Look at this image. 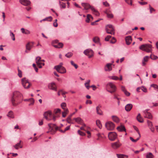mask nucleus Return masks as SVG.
<instances>
[{
    "instance_id": "nucleus-36",
    "label": "nucleus",
    "mask_w": 158,
    "mask_h": 158,
    "mask_svg": "<svg viewBox=\"0 0 158 158\" xmlns=\"http://www.w3.org/2000/svg\"><path fill=\"white\" fill-rule=\"evenodd\" d=\"M59 73H64L66 72V70L64 67H62L60 69Z\"/></svg>"
},
{
    "instance_id": "nucleus-25",
    "label": "nucleus",
    "mask_w": 158,
    "mask_h": 158,
    "mask_svg": "<svg viewBox=\"0 0 158 158\" xmlns=\"http://www.w3.org/2000/svg\"><path fill=\"white\" fill-rule=\"evenodd\" d=\"M75 113V112H74L73 113H72L70 115H69L67 118V119H66V121L67 122L69 123H71V117H72V116H73V115Z\"/></svg>"
},
{
    "instance_id": "nucleus-30",
    "label": "nucleus",
    "mask_w": 158,
    "mask_h": 158,
    "mask_svg": "<svg viewBox=\"0 0 158 158\" xmlns=\"http://www.w3.org/2000/svg\"><path fill=\"white\" fill-rule=\"evenodd\" d=\"M25 101H29L30 102V103L29 104V106H31L33 105L34 101L33 98H31L29 99H25Z\"/></svg>"
},
{
    "instance_id": "nucleus-56",
    "label": "nucleus",
    "mask_w": 158,
    "mask_h": 158,
    "mask_svg": "<svg viewBox=\"0 0 158 158\" xmlns=\"http://www.w3.org/2000/svg\"><path fill=\"white\" fill-rule=\"evenodd\" d=\"M149 6L150 12L151 13H152L153 11H155V10L151 7L150 5H149Z\"/></svg>"
},
{
    "instance_id": "nucleus-28",
    "label": "nucleus",
    "mask_w": 158,
    "mask_h": 158,
    "mask_svg": "<svg viewBox=\"0 0 158 158\" xmlns=\"http://www.w3.org/2000/svg\"><path fill=\"white\" fill-rule=\"evenodd\" d=\"M112 118L114 122L117 123L119 122V119L117 116L113 115L112 116Z\"/></svg>"
},
{
    "instance_id": "nucleus-50",
    "label": "nucleus",
    "mask_w": 158,
    "mask_h": 158,
    "mask_svg": "<svg viewBox=\"0 0 158 158\" xmlns=\"http://www.w3.org/2000/svg\"><path fill=\"white\" fill-rule=\"evenodd\" d=\"M140 138V137H139L137 138L136 139H133V138L132 137H130V139L132 142L135 143V142H136Z\"/></svg>"
},
{
    "instance_id": "nucleus-19",
    "label": "nucleus",
    "mask_w": 158,
    "mask_h": 158,
    "mask_svg": "<svg viewBox=\"0 0 158 158\" xmlns=\"http://www.w3.org/2000/svg\"><path fill=\"white\" fill-rule=\"evenodd\" d=\"M52 46L56 48H61L63 47V44L62 43H59L56 45L52 44Z\"/></svg>"
},
{
    "instance_id": "nucleus-11",
    "label": "nucleus",
    "mask_w": 158,
    "mask_h": 158,
    "mask_svg": "<svg viewBox=\"0 0 158 158\" xmlns=\"http://www.w3.org/2000/svg\"><path fill=\"white\" fill-rule=\"evenodd\" d=\"M101 106L99 105L97 106L96 108L97 113L100 115H102L103 114V112L101 109Z\"/></svg>"
},
{
    "instance_id": "nucleus-42",
    "label": "nucleus",
    "mask_w": 158,
    "mask_h": 158,
    "mask_svg": "<svg viewBox=\"0 0 158 158\" xmlns=\"http://www.w3.org/2000/svg\"><path fill=\"white\" fill-rule=\"evenodd\" d=\"M66 104L65 102H62L61 103V108L64 110V111L66 109Z\"/></svg>"
},
{
    "instance_id": "nucleus-29",
    "label": "nucleus",
    "mask_w": 158,
    "mask_h": 158,
    "mask_svg": "<svg viewBox=\"0 0 158 158\" xmlns=\"http://www.w3.org/2000/svg\"><path fill=\"white\" fill-rule=\"evenodd\" d=\"M107 85H109L110 87L112 89H114L116 90V87L115 85L111 82H109L107 84Z\"/></svg>"
},
{
    "instance_id": "nucleus-47",
    "label": "nucleus",
    "mask_w": 158,
    "mask_h": 158,
    "mask_svg": "<svg viewBox=\"0 0 158 158\" xmlns=\"http://www.w3.org/2000/svg\"><path fill=\"white\" fill-rule=\"evenodd\" d=\"M109 77L110 79L115 80H116L118 79V77L116 76H110Z\"/></svg>"
},
{
    "instance_id": "nucleus-60",
    "label": "nucleus",
    "mask_w": 158,
    "mask_h": 158,
    "mask_svg": "<svg viewBox=\"0 0 158 158\" xmlns=\"http://www.w3.org/2000/svg\"><path fill=\"white\" fill-rule=\"evenodd\" d=\"M33 67H34L35 71L37 72H38V69L37 67H36V65L35 64H33L32 65Z\"/></svg>"
},
{
    "instance_id": "nucleus-7",
    "label": "nucleus",
    "mask_w": 158,
    "mask_h": 158,
    "mask_svg": "<svg viewBox=\"0 0 158 158\" xmlns=\"http://www.w3.org/2000/svg\"><path fill=\"white\" fill-rule=\"evenodd\" d=\"M105 126L108 130H112L114 128V124L111 122H108L105 124Z\"/></svg>"
},
{
    "instance_id": "nucleus-62",
    "label": "nucleus",
    "mask_w": 158,
    "mask_h": 158,
    "mask_svg": "<svg viewBox=\"0 0 158 158\" xmlns=\"http://www.w3.org/2000/svg\"><path fill=\"white\" fill-rule=\"evenodd\" d=\"M151 86L154 87L155 89H157L158 90V86L156 84H152L151 85Z\"/></svg>"
},
{
    "instance_id": "nucleus-57",
    "label": "nucleus",
    "mask_w": 158,
    "mask_h": 158,
    "mask_svg": "<svg viewBox=\"0 0 158 158\" xmlns=\"http://www.w3.org/2000/svg\"><path fill=\"white\" fill-rule=\"evenodd\" d=\"M116 42V40L114 37L112 38V40L110 41V42L112 44H114Z\"/></svg>"
},
{
    "instance_id": "nucleus-24",
    "label": "nucleus",
    "mask_w": 158,
    "mask_h": 158,
    "mask_svg": "<svg viewBox=\"0 0 158 158\" xmlns=\"http://www.w3.org/2000/svg\"><path fill=\"white\" fill-rule=\"evenodd\" d=\"M41 58L40 56L37 57L36 58V63L37 65H41Z\"/></svg>"
},
{
    "instance_id": "nucleus-12",
    "label": "nucleus",
    "mask_w": 158,
    "mask_h": 158,
    "mask_svg": "<svg viewBox=\"0 0 158 158\" xmlns=\"http://www.w3.org/2000/svg\"><path fill=\"white\" fill-rule=\"evenodd\" d=\"M55 83H51L49 84L48 85L49 89L55 91H57V89L55 87Z\"/></svg>"
},
{
    "instance_id": "nucleus-16",
    "label": "nucleus",
    "mask_w": 158,
    "mask_h": 158,
    "mask_svg": "<svg viewBox=\"0 0 158 158\" xmlns=\"http://www.w3.org/2000/svg\"><path fill=\"white\" fill-rule=\"evenodd\" d=\"M133 107V105L131 104H127L125 107V110L127 111H129L131 110Z\"/></svg>"
},
{
    "instance_id": "nucleus-51",
    "label": "nucleus",
    "mask_w": 158,
    "mask_h": 158,
    "mask_svg": "<svg viewBox=\"0 0 158 158\" xmlns=\"http://www.w3.org/2000/svg\"><path fill=\"white\" fill-rule=\"evenodd\" d=\"M150 58L152 60H155L157 58V57L153 54H151L150 56Z\"/></svg>"
},
{
    "instance_id": "nucleus-33",
    "label": "nucleus",
    "mask_w": 158,
    "mask_h": 158,
    "mask_svg": "<svg viewBox=\"0 0 158 158\" xmlns=\"http://www.w3.org/2000/svg\"><path fill=\"white\" fill-rule=\"evenodd\" d=\"M90 18L93 19V17L90 14H88L87 16V18L85 20V21L87 23H89L90 21Z\"/></svg>"
},
{
    "instance_id": "nucleus-45",
    "label": "nucleus",
    "mask_w": 158,
    "mask_h": 158,
    "mask_svg": "<svg viewBox=\"0 0 158 158\" xmlns=\"http://www.w3.org/2000/svg\"><path fill=\"white\" fill-rule=\"evenodd\" d=\"M73 53L71 52H69L66 54L65 56L67 58H70L72 56Z\"/></svg>"
},
{
    "instance_id": "nucleus-17",
    "label": "nucleus",
    "mask_w": 158,
    "mask_h": 158,
    "mask_svg": "<svg viewBox=\"0 0 158 158\" xmlns=\"http://www.w3.org/2000/svg\"><path fill=\"white\" fill-rule=\"evenodd\" d=\"M112 64L111 63L107 64L105 68V69L106 71H110L112 70L111 65Z\"/></svg>"
},
{
    "instance_id": "nucleus-1",
    "label": "nucleus",
    "mask_w": 158,
    "mask_h": 158,
    "mask_svg": "<svg viewBox=\"0 0 158 158\" xmlns=\"http://www.w3.org/2000/svg\"><path fill=\"white\" fill-rule=\"evenodd\" d=\"M23 99L22 95L19 92L15 91L13 92L11 101L13 106H16L21 103Z\"/></svg>"
},
{
    "instance_id": "nucleus-22",
    "label": "nucleus",
    "mask_w": 158,
    "mask_h": 158,
    "mask_svg": "<svg viewBox=\"0 0 158 158\" xmlns=\"http://www.w3.org/2000/svg\"><path fill=\"white\" fill-rule=\"evenodd\" d=\"M149 57L148 56H145L144 57L142 62V65L143 66L145 65L146 63L145 62L148 61Z\"/></svg>"
},
{
    "instance_id": "nucleus-34",
    "label": "nucleus",
    "mask_w": 158,
    "mask_h": 158,
    "mask_svg": "<svg viewBox=\"0 0 158 158\" xmlns=\"http://www.w3.org/2000/svg\"><path fill=\"white\" fill-rule=\"evenodd\" d=\"M69 112V110L68 109H65V110L64 111V112H63L62 113V116L63 117H66V115Z\"/></svg>"
},
{
    "instance_id": "nucleus-44",
    "label": "nucleus",
    "mask_w": 158,
    "mask_h": 158,
    "mask_svg": "<svg viewBox=\"0 0 158 158\" xmlns=\"http://www.w3.org/2000/svg\"><path fill=\"white\" fill-rule=\"evenodd\" d=\"M10 35L11 36L12 40L13 41H14L15 40V38L14 34L11 31H10Z\"/></svg>"
},
{
    "instance_id": "nucleus-58",
    "label": "nucleus",
    "mask_w": 158,
    "mask_h": 158,
    "mask_svg": "<svg viewBox=\"0 0 158 158\" xmlns=\"http://www.w3.org/2000/svg\"><path fill=\"white\" fill-rule=\"evenodd\" d=\"M111 36L110 35H107L105 39L106 41H107L109 40L111 38Z\"/></svg>"
},
{
    "instance_id": "nucleus-31",
    "label": "nucleus",
    "mask_w": 158,
    "mask_h": 158,
    "mask_svg": "<svg viewBox=\"0 0 158 158\" xmlns=\"http://www.w3.org/2000/svg\"><path fill=\"white\" fill-rule=\"evenodd\" d=\"M21 30L22 33L25 34H29L30 33V32L29 31L27 30H25L23 28H22Z\"/></svg>"
},
{
    "instance_id": "nucleus-32",
    "label": "nucleus",
    "mask_w": 158,
    "mask_h": 158,
    "mask_svg": "<svg viewBox=\"0 0 158 158\" xmlns=\"http://www.w3.org/2000/svg\"><path fill=\"white\" fill-rule=\"evenodd\" d=\"M154 156L151 152H148L147 153L146 156V158H153Z\"/></svg>"
},
{
    "instance_id": "nucleus-38",
    "label": "nucleus",
    "mask_w": 158,
    "mask_h": 158,
    "mask_svg": "<svg viewBox=\"0 0 158 158\" xmlns=\"http://www.w3.org/2000/svg\"><path fill=\"white\" fill-rule=\"evenodd\" d=\"M144 117L148 118L149 119H152V116L150 113H148V114L144 116Z\"/></svg>"
},
{
    "instance_id": "nucleus-26",
    "label": "nucleus",
    "mask_w": 158,
    "mask_h": 158,
    "mask_svg": "<svg viewBox=\"0 0 158 158\" xmlns=\"http://www.w3.org/2000/svg\"><path fill=\"white\" fill-rule=\"evenodd\" d=\"M117 156L118 158H128V156L124 154H117Z\"/></svg>"
},
{
    "instance_id": "nucleus-8",
    "label": "nucleus",
    "mask_w": 158,
    "mask_h": 158,
    "mask_svg": "<svg viewBox=\"0 0 158 158\" xmlns=\"http://www.w3.org/2000/svg\"><path fill=\"white\" fill-rule=\"evenodd\" d=\"M84 53L88 56L89 58L92 57L94 55V52L93 50L90 49H87L85 50Z\"/></svg>"
},
{
    "instance_id": "nucleus-13",
    "label": "nucleus",
    "mask_w": 158,
    "mask_h": 158,
    "mask_svg": "<svg viewBox=\"0 0 158 158\" xmlns=\"http://www.w3.org/2000/svg\"><path fill=\"white\" fill-rule=\"evenodd\" d=\"M20 3L24 6H28L31 2L29 0H19Z\"/></svg>"
},
{
    "instance_id": "nucleus-53",
    "label": "nucleus",
    "mask_w": 158,
    "mask_h": 158,
    "mask_svg": "<svg viewBox=\"0 0 158 158\" xmlns=\"http://www.w3.org/2000/svg\"><path fill=\"white\" fill-rule=\"evenodd\" d=\"M61 110L59 108L55 109L54 110V113L55 114H56L57 113H60Z\"/></svg>"
},
{
    "instance_id": "nucleus-35",
    "label": "nucleus",
    "mask_w": 158,
    "mask_h": 158,
    "mask_svg": "<svg viewBox=\"0 0 158 158\" xmlns=\"http://www.w3.org/2000/svg\"><path fill=\"white\" fill-rule=\"evenodd\" d=\"M7 116L8 117L11 118H14V116L13 115V112L12 111H10L7 114Z\"/></svg>"
},
{
    "instance_id": "nucleus-52",
    "label": "nucleus",
    "mask_w": 158,
    "mask_h": 158,
    "mask_svg": "<svg viewBox=\"0 0 158 158\" xmlns=\"http://www.w3.org/2000/svg\"><path fill=\"white\" fill-rule=\"evenodd\" d=\"M59 2L61 7H62L63 8H65L66 7V4L65 3H64L63 2Z\"/></svg>"
},
{
    "instance_id": "nucleus-55",
    "label": "nucleus",
    "mask_w": 158,
    "mask_h": 158,
    "mask_svg": "<svg viewBox=\"0 0 158 158\" xmlns=\"http://www.w3.org/2000/svg\"><path fill=\"white\" fill-rule=\"evenodd\" d=\"M134 129H135V130L137 132V133H138V134H139V137H140V134L139 132V130H138V128H137L135 126H134Z\"/></svg>"
},
{
    "instance_id": "nucleus-14",
    "label": "nucleus",
    "mask_w": 158,
    "mask_h": 158,
    "mask_svg": "<svg viewBox=\"0 0 158 158\" xmlns=\"http://www.w3.org/2000/svg\"><path fill=\"white\" fill-rule=\"evenodd\" d=\"M126 44L127 45H129L132 41L131 37L130 36H127L125 38Z\"/></svg>"
},
{
    "instance_id": "nucleus-37",
    "label": "nucleus",
    "mask_w": 158,
    "mask_h": 158,
    "mask_svg": "<svg viewBox=\"0 0 158 158\" xmlns=\"http://www.w3.org/2000/svg\"><path fill=\"white\" fill-rule=\"evenodd\" d=\"M96 124L97 125L98 127L99 128L101 129L102 128V125L99 120H96Z\"/></svg>"
},
{
    "instance_id": "nucleus-46",
    "label": "nucleus",
    "mask_w": 158,
    "mask_h": 158,
    "mask_svg": "<svg viewBox=\"0 0 158 158\" xmlns=\"http://www.w3.org/2000/svg\"><path fill=\"white\" fill-rule=\"evenodd\" d=\"M18 76L19 77H22V72L19 69V67H18Z\"/></svg>"
},
{
    "instance_id": "nucleus-20",
    "label": "nucleus",
    "mask_w": 158,
    "mask_h": 158,
    "mask_svg": "<svg viewBox=\"0 0 158 158\" xmlns=\"http://www.w3.org/2000/svg\"><path fill=\"white\" fill-rule=\"evenodd\" d=\"M136 119L140 123H142L143 122V120L141 116L140 113L138 114L136 117Z\"/></svg>"
},
{
    "instance_id": "nucleus-15",
    "label": "nucleus",
    "mask_w": 158,
    "mask_h": 158,
    "mask_svg": "<svg viewBox=\"0 0 158 158\" xmlns=\"http://www.w3.org/2000/svg\"><path fill=\"white\" fill-rule=\"evenodd\" d=\"M82 6L84 7V10H87L90 7V5L88 3H81Z\"/></svg>"
},
{
    "instance_id": "nucleus-21",
    "label": "nucleus",
    "mask_w": 158,
    "mask_h": 158,
    "mask_svg": "<svg viewBox=\"0 0 158 158\" xmlns=\"http://www.w3.org/2000/svg\"><path fill=\"white\" fill-rule=\"evenodd\" d=\"M118 130L119 131H126V129L125 127L123 126H121L118 127L117 128Z\"/></svg>"
},
{
    "instance_id": "nucleus-18",
    "label": "nucleus",
    "mask_w": 158,
    "mask_h": 158,
    "mask_svg": "<svg viewBox=\"0 0 158 158\" xmlns=\"http://www.w3.org/2000/svg\"><path fill=\"white\" fill-rule=\"evenodd\" d=\"M74 119L75 120L76 122L79 124H82V123H83V120L80 117L74 118Z\"/></svg>"
},
{
    "instance_id": "nucleus-48",
    "label": "nucleus",
    "mask_w": 158,
    "mask_h": 158,
    "mask_svg": "<svg viewBox=\"0 0 158 158\" xmlns=\"http://www.w3.org/2000/svg\"><path fill=\"white\" fill-rule=\"evenodd\" d=\"M99 39L98 37H95L93 39V41L95 43H98L99 41Z\"/></svg>"
},
{
    "instance_id": "nucleus-2",
    "label": "nucleus",
    "mask_w": 158,
    "mask_h": 158,
    "mask_svg": "<svg viewBox=\"0 0 158 158\" xmlns=\"http://www.w3.org/2000/svg\"><path fill=\"white\" fill-rule=\"evenodd\" d=\"M48 126L50 129V132L52 134H54L56 133V131L59 130L60 132L64 133L65 132L64 130L63 131L62 130L59 129V127H58L56 126L55 124L50 123L48 124Z\"/></svg>"
},
{
    "instance_id": "nucleus-3",
    "label": "nucleus",
    "mask_w": 158,
    "mask_h": 158,
    "mask_svg": "<svg viewBox=\"0 0 158 158\" xmlns=\"http://www.w3.org/2000/svg\"><path fill=\"white\" fill-rule=\"evenodd\" d=\"M139 48L143 51H146L147 52H152V45L149 44H143L140 46Z\"/></svg>"
},
{
    "instance_id": "nucleus-63",
    "label": "nucleus",
    "mask_w": 158,
    "mask_h": 158,
    "mask_svg": "<svg viewBox=\"0 0 158 158\" xmlns=\"http://www.w3.org/2000/svg\"><path fill=\"white\" fill-rule=\"evenodd\" d=\"M58 40H55L54 41H53L52 42V44H58Z\"/></svg>"
},
{
    "instance_id": "nucleus-61",
    "label": "nucleus",
    "mask_w": 158,
    "mask_h": 158,
    "mask_svg": "<svg viewBox=\"0 0 158 158\" xmlns=\"http://www.w3.org/2000/svg\"><path fill=\"white\" fill-rule=\"evenodd\" d=\"M141 89L144 92H146L147 91V89L143 86L142 87Z\"/></svg>"
},
{
    "instance_id": "nucleus-5",
    "label": "nucleus",
    "mask_w": 158,
    "mask_h": 158,
    "mask_svg": "<svg viewBox=\"0 0 158 158\" xmlns=\"http://www.w3.org/2000/svg\"><path fill=\"white\" fill-rule=\"evenodd\" d=\"M105 29L107 33L111 35H114V29L112 25L110 24L107 25Z\"/></svg>"
},
{
    "instance_id": "nucleus-54",
    "label": "nucleus",
    "mask_w": 158,
    "mask_h": 158,
    "mask_svg": "<svg viewBox=\"0 0 158 158\" xmlns=\"http://www.w3.org/2000/svg\"><path fill=\"white\" fill-rule=\"evenodd\" d=\"M78 133L81 135L84 136V135H85V134L83 132L81 131L80 130H78Z\"/></svg>"
},
{
    "instance_id": "nucleus-23",
    "label": "nucleus",
    "mask_w": 158,
    "mask_h": 158,
    "mask_svg": "<svg viewBox=\"0 0 158 158\" xmlns=\"http://www.w3.org/2000/svg\"><path fill=\"white\" fill-rule=\"evenodd\" d=\"M21 142V141H20L19 143H17L15 145L13 146V147L14 148L16 149H18L19 147L22 148V146L20 145V143Z\"/></svg>"
},
{
    "instance_id": "nucleus-9",
    "label": "nucleus",
    "mask_w": 158,
    "mask_h": 158,
    "mask_svg": "<svg viewBox=\"0 0 158 158\" xmlns=\"http://www.w3.org/2000/svg\"><path fill=\"white\" fill-rule=\"evenodd\" d=\"M44 117L47 120H49L51 119L48 118V117H51L52 115V113L50 111L45 112L44 114Z\"/></svg>"
},
{
    "instance_id": "nucleus-59",
    "label": "nucleus",
    "mask_w": 158,
    "mask_h": 158,
    "mask_svg": "<svg viewBox=\"0 0 158 158\" xmlns=\"http://www.w3.org/2000/svg\"><path fill=\"white\" fill-rule=\"evenodd\" d=\"M93 13L96 16H98L100 15L99 13L96 10L94 12H93Z\"/></svg>"
},
{
    "instance_id": "nucleus-4",
    "label": "nucleus",
    "mask_w": 158,
    "mask_h": 158,
    "mask_svg": "<svg viewBox=\"0 0 158 158\" xmlns=\"http://www.w3.org/2000/svg\"><path fill=\"white\" fill-rule=\"evenodd\" d=\"M21 81L23 86L26 89H28L31 85V84L27 80H26V78H22Z\"/></svg>"
},
{
    "instance_id": "nucleus-40",
    "label": "nucleus",
    "mask_w": 158,
    "mask_h": 158,
    "mask_svg": "<svg viewBox=\"0 0 158 158\" xmlns=\"http://www.w3.org/2000/svg\"><path fill=\"white\" fill-rule=\"evenodd\" d=\"M70 63L73 66L75 69H77L78 67V66L77 64H75L73 61L71 60L70 61Z\"/></svg>"
},
{
    "instance_id": "nucleus-27",
    "label": "nucleus",
    "mask_w": 158,
    "mask_h": 158,
    "mask_svg": "<svg viewBox=\"0 0 158 158\" xmlns=\"http://www.w3.org/2000/svg\"><path fill=\"white\" fill-rule=\"evenodd\" d=\"M52 18L51 16H49L47 17L44 19H43L40 21V22H41L42 21H48L51 22L52 21Z\"/></svg>"
},
{
    "instance_id": "nucleus-64",
    "label": "nucleus",
    "mask_w": 158,
    "mask_h": 158,
    "mask_svg": "<svg viewBox=\"0 0 158 158\" xmlns=\"http://www.w3.org/2000/svg\"><path fill=\"white\" fill-rule=\"evenodd\" d=\"M126 3H127L128 4H129L131 5H132V1L131 0H127V2H126Z\"/></svg>"
},
{
    "instance_id": "nucleus-41",
    "label": "nucleus",
    "mask_w": 158,
    "mask_h": 158,
    "mask_svg": "<svg viewBox=\"0 0 158 158\" xmlns=\"http://www.w3.org/2000/svg\"><path fill=\"white\" fill-rule=\"evenodd\" d=\"M32 45H31L30 43H29L26 45V49L27 50H30L31 49V48H32Z\"/></svg>"
},
{
    "instance_id": "nucleus-10",
    "label": "nucleus",
    "mask_w": 158,
    "mask_h": 158,
    "mask_svg": "<svg viewBox=\"0 0 158 158\" xmlns=\"http://www.w3.org/2000/svg\"><path fill=\"white\" fill-rule=\"evenodd\" d=\"M121 145V143H120L119 141L111 143V147L114 149L118 148Z\"/></svg>"
},
{
    "instance_id": "nucleus-43",
    "label": "nucleus",
    "mask_w": 158,
    "mask_h": 158,
    "mask_svg": "<svg viewBox=\"0 0 158 158\" xmlns=\"http://www.w3.org/2000/svg\"><path fill=\"white\" fill-rule=\"evenodd\" d=\"M62 67H61V65H57L56 66L54 67V68L58 72H59V70H60V69Z\"/></svg>"
},
{
    "instance_id": "nucleus-39",
    "label": "nucleus",
    "mask_w": 158,
    "mask_h": 158,
    "mask_svg": "<svg viewBox=\"0 0 158 158\" xmlns=\"http://www.w3.org/2000/svg\"><path fill=\"white\" fill-rule=\"evenodd\" d=\"M105 13L107 15V17L109 18H112L113 17V15L112 14H109L107 11H105Z\"/></svg>"
},
{
    "instance_id": "nucleus-6",
    "label": "nucleus",
    "mask_w": 158,
    "mask_h": 158,
    "mask_svg": "<svg viewBox=\"0 0 158 158\" xmlns=\"http://www.w3.org/2000/svg\"><path fill=\"white\" fill-rule=\"evenodd\" d=\"M117 134L114 132H110L108 134V137L109 140L111 141L115 140L117 137Z\"/></svg>"
},
{
    "instance_id": "nucleus-49",
    "label": "nucleus",
    "mask_w": 158,
    "mask_h": 158,
    "mask_svg": "<svg viewBox=\"0 0 158 158\" xmlns=\"http://www.w3.org/2000/svg\"><path fill=\"white\" fill-rule=\"evenodd\" d=\"M147 123L148 125L149 126L150 128H152V122L149 120H148Z\"/></svg>"
}]
</instances>
